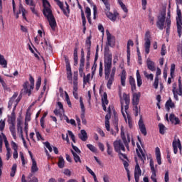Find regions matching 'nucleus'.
Returning a JSON list of instances; mask_svg holds the SVG:
<instances>
[{
  "mask_svg": "<svg viewBox=\"0 0 182 182\" xmlns=\"http://www.w3.org/2000/svg\"><path fill=\"white\" fill-rule=\"evenodd\" d=\"M29 80L31 83L30 85L29 82L28 81L24 82V83L23 84V89L21 90L18 97V92H15L14 95L11 97L9 102V109H11L12 106H14L13 110H15L16 109L18 103H19V102H21V99H22V95H28V96H31V95H32V90H33L35 87V79H33V77H32V75H30Z\"/></svg>",
  "mask_w": 182,
  "mask_h": 182,
  "instance_id": "1",
  "label": "nucleus"
},
{
  "mask_svg": "<svg viewBox=\"0 0 182 182\" xmlns=\"http://www.w3.org/2000/svg\"><path fill=\"white\" fill-rule=\"evenodd\" d=\"M105 80H107V87L112 89V85L114 82V75H110V70L112 69V53L108 47L105 49Z\"/></svg>",
  "mask_w": 182,
  "mask_h": 182,
  "instance_id": "2",
  "label": "nucleus"
},
{
  "mask_svg": "<svg viewBox=\"0 0 182 182\" xmlns=\"http://www.w3.org/2000/svg\"><path fill=\"white\" fill-rule=\"evenodd\" d=\"M43 14L44 16L48 19L49 25L53 31H55L56 28V20L53 14L52 13V9H50V4L48 0H43Z\"/></svg>",
  "mask_w": 182,
  "mask_h": 182,
  "instance_id": "3",
  "label": "nucleus"
},
{
  "mask_svg": "<svg viewBox=\"0 0 182 182\" xmlns=\"http://www.w3.org/2000/svg\"><path fill=\"white\" fill-rule=\"evenodd\" d=\"M120 103H121V112L124 117L126 119V114H124V111L127 114V110H129V106L130 105V95L123 93L122 97V93L120 92Z\"/></svg>",
  "mask_w": 182,
  "mask_h": 182,
  "instance_id": "4",
  "label": "nucleus"
},
{
  "mask_svg": "<svg viewBox=\"0 0 182 182\" xmlns=\"http://www.w3.org/2000/svg\"><path fill=\"white\" fill-rule=\"evenodd\" d=\"M132 105L134 106L133 110L135 112V116H139V103L140 102V97L141 94L140 92H132Z\"/></svg>",
  "mask_w": 182,
  "mask_h": 182,
  "instance_id": "5",
  "label": "nucleus"
},
{
  "mask_svg": "<svg viewBox=\"0 0 182 182\" xmlns=\"http://www.w3.org/2000/svg\"><path fill=\"white\" fill-rule=\"evenodd\" d=\"M113 146L117 153H119V154L122 156L123 159H127L126 154L122 153V151H126V148H124V144H123V141H122V140H116L114 141Z\"/></svg>",
  "mask_w": 182,
  "mask_h": 182,
  "instance_id": "6",
  "label": "nucleus"
},
{
  "mask_svg": "<svg viewBox=\"0 0 182 182\" xmlns=\"http://www.w3.org/2000/svg\"><path fill=\"white\" fill-rule=\"evenodd\" d=\"M164 22H166V9L161 12L160 16H158L156 26L159 29L163 31L164 28Z\"/></svg>",
  "mask_w": 182,
  "mask_h": 182,
  "instance_id": "7",
  "label": "nucleus"
},
{
  "mask_svg": "<svg viewBox=\"0 0 182 182\" xmlns=\"http://www.w3.org/2000/svg\"><path fill=\"white\" fill-rule=\"evenodd\" d=\"M151 34L150 33V31H147L145 33V38H144L145 52L147 55H149V53H150V46L151 45Z\"/></svg>",
  "mask_w": 182,
  "mask_h": 182,
  "instance_id": "8",
  "label": "nucleus"
},
{
  "mask_svg": "<svg viewBox=\"0 0 182 182\" xmlns=\"http://www.w3.org/2000/svg\"><path fill=\"white\" fill-rule=\"evenodd\" d=\"M177 15L176 17V25H177V32L178 33V36H181L182 33V16H181V10L177 9Z\"/></svg>",
  "mask_w": 182,
  "mask_h": 182,
  "instance_id": "9",
  "label": "nucleus"
},
{
  "mask_svg": "<svg viewBox=\"0 0 182 182\" xmlns=\"http://www.w3.org/2000/svg\"><path fill=\"white\" fill-rule=\"evenodd\" d=\"M173 149V153L174 154H177L178 153V149L180 150V153H181V142L180 141V139H174L172 143Z\"/></svg>",
  "mask_w": 182,
  "mask_h": 182,
  "instance_id": "10",
  "label": "nucleus"
},
{
  "mask_svg": "<svg viewBox=\"0 0 182 182\" xmlns=\"http://www.w3.org/2000/svg\"><path fill=\"white\" fill-rule=\"evenodd\" d=\"M85 69V51L81 50V58L80 60L79 73L81 76L83 75V70Z\"/></svg>",
  "mask_w": 182,
  "mask_h": 182,
  "instance_id": "11",
  "label": "nucleus"
},
{
  "mask_svg": "<svg viewBox=\"0 0 182 182\" xmlns=\"http://www.w3.org/2000/svg\"><path fill=\"white\" fill-rule=\"evenodd\" d=\"M150 167H151V171L152 173L151 178L152 181L157 182V179L156 178V177H157V171L154 168V162L152 161V159L150 160Z\"/></svg>",
  "mask_w": 182,
  "mask_h": 182,
  "instance_id": "12",
  "label": "nucleus"
},
{
  "mask_svg": "<svg viewBox=\"0 0 182 182\" xmlns=\"http://www.w3.org/2000/svg\"><path fill=\"white\" fill-rule=\"evenodd\" d=\"M136 146L138 147V149H136V154L138 157L140 158V159L141 160V161H143V163H144V160H146V154H144V152H143V150L141 149V147H140V144H139V143L136 144Z\"/></svg>",
  "mask_w": 182,
  "mask_h": 182,
  "instance_id": "13",
  "label": "nucleus"
},
{
  "mask_svg": "<svg viewBox=\"0 0 182 182\" xmlns=\"http://www.w3.org/2000/svg\"><path fill=\"white\" fill-rule=\"evenodd\" d=\"M141 176V169H140V165L136 162L134 171V178L136 182H139V178Z\"/></svg>",
  "mask_w": 182,
  "mask_h": 182,
  "instance_id": "14",
  "label": "nucleus"
},
{
  "mask_svg": "<svg viewBox=\"0 0 182 182\" xmlns=\"http://www.w3.org/2000/svg\"><path fill=\"white\" fill-rule=\"evenodd\" d=\"M139 127L141 133L144 134V136H147V130L146 129V125H144V122H143V119H139Z\"/></svg>",
  "mask_w": 182,
  "mask_h": 182,
  "instance_id": "15",
  "label": "nucleus"
},
{
  "mask_svg": "<svg viewBox=\"0 0 182 182\" xmlns=\"http://www.w3.org/2000/svg\"><path fill=\"white\" fill-rule=\"evenodd\" d=\"M31 159L32 160V166H31V173H36L39 168H38V164H36V161L33 158V156H32V153L29 151Z\"/></svg>",
  "mask_w": 182,
  "mask_h": 182,
  "instance_id": "16",
  "label": "nucleus"
},
{
  "mask_svg": "<svg viewBox=\"0 0 182 182\" xmlns=\"http://www.w3.org/2000/svg\"><path fill=\"white\" fill-rule=\"evenodd\" d=\"M171 15L170 14V11L168 12L167 17L166 19V33L168 35L170 33V28L171 26Z\"/></svg>",
  "mask_w": 182,
  "mask_h": 182,
  "instance_id": "17",
  "label": "nucleus"
},
{
  "mask_svg": "<svg viewBox=\"0 0 182 182\" xmlns=\"http://www.w3.org/2000/svg\"><path fill=\"white\" fill-rule=\"evenodd\" d=\"M107 45L109 46H114L115 41L114 37L112 36V34L107 31Z\"/></svg>",
  "mask_w": 182,
  "mask_h": 182,
  "instance_id": "18",
  "label": "nucleus"
},
{
  "mask_svg": "<svg viewBox=\"0 0 182 182\" xmlns=\"http://www.w3.org/2000/svg\"><path fill=\"white\" fill-rule=\"evenodd\" d=\"M102 106L103 108V110L106 112L107 109L106 108V105H109V100H107V93L104 92L102 97Z\"/></svg>",
  "mask_w": 182,
  "mask_h": 182,
  "instance_id": "19",
  "label": "nucleus"
},
{
  "mask_svg": "<svg viewBox=\"0 0 182 182\" xmlns=\"http://www.w3.org/2000/svg\"><path fill=\"white\" fill-rule=\"evenodd\" d=\"M146 66L149 70H151V72H154L156 70V64L154 62L151 61L150 58H148L146 60Z\"/></svg>",
  "mask_w": 182,
  "mask_h": 182,
  "instance_id": "20",
  "label": "nucleus"
},
{
  "mask_svg": "<svg viewBox=\"0 0 182 182\" xmlns=\"http://www.w3.org/2000/svg\"><path fill=\"white\" fill-rule=\"evenodd\" d=\"M134 43H133V41L129 40L127 42V60L128 62L130 61V46H133Z\"/></svg>",
  "mask_w": 182,
  "mask_h": 182,
  "instance_id": "21",
  "label": "nucleus"
},
{
  "mask_svg": "<svg viewBox=\"0 0 182 182\" xmlns=\"http://www.w3.org/2000/svg\"><path fill=\"white\" fill-rule=\"evenodd\" d=\"M16 120V116L15 115V110H13L11 114L8 117V123H9V124H15Z\"/></svg>",
  "mask_w": 182,
  "mask_h": 182,
  "instance_id": "22",
  "label": "nucleus"
},
{
  "mask_svg": "<svg viewBox=\"0 0 182 182\" xmlns=\"http://www.w3.org/2000/svg\"><path fill=\"white\" fill-rule=\"evenodd\" d=\"M169 120L171 122V123H173L175 124H180V119L178 117H176L174 114H171L169 116Z\"/></svg>",
  "mask_w": 182,
  "mask_h": 182,
  "instance_id": "23",
  "label": "nucleus"
},
{
  "mask_svg": "<svg viewBox=\"0 0 182 182\" xmlns=\"http://www.w3.org/2000/svg\"><path fill=\"white\" fill-rule=\"evenodd\" d=\"M78 136L82 141H86L87 140V133L85 129L81 130Z\"/></svg>",
  "mask_w": 182,
  "mask_h": 182,
  "instance_id": "24",
  "label": "nucleus"
},
{
  "mask_svg": "<svg viewBox=\"0 0 182 182\" xmlns=\"http://www.w3.org/2000/svg\"><path fill=\"white\" fill-rule=\"evenodd\" d=\"M129 84L131 85L132 92H136V81L132 76L129 77Z\"/></svg>",
  "mask_w": 182,
  "mask_h": 182,
  "instance_id": "25",
  "label": "nucleus"
},
{
  "mask_svg": "<svg viewBox=\"0 0 182 182\" xmlns=\"http://www.w3.org/2000/svg\"><path fill=\"white\" fill-rule=\"evenodd\" d=\"M117 15H119V14L117 13L115 14H113L109 11L106 12V16H107V18H109V19H110V21H112L113 22H114L117 18Z\"/></svg>",
  "mask_w": 182,
  "mask_h": 182,
  "instance_id": "26",
  "label": "nucleus"
},
{
  "mask_svg": "<svg viewBox=\"0 0 182 182\" xmlns=\"http://www.w3.org/2000/svg\"><path fill=\"white\" fill-rule=\"evenodd\" d=\"M156 156L158 164H161V154L160 153V148L156 147Z\"/></svg>",
  "mask_w": 182,
  "mask_h": 182,
  "instance_id": "27",
  "label": "nucleus"
},
{
  "mask_svg": "<svg viewBox=\"0 0 182 182\" xmlns=\"http://www.w3.org/2000/svg\"><path fill=\"white\" fill-rule=\"evenodd\" d=\"M126 70H123L121 75V85L122 86H126Z\"/></svg>",
  "mask_w": 182,
  "mask_h": 182,
  "instance_id": "28",
  "label": "nucleus"
},
{
  "mask_svg": "<svg viewBox=\"0 0 182 182\" xmlns=\"http://www.w3.org/2000/svg\"><path fill=\"white\" fill-rule=\"evenodd\" d=\"M173 94V97L176 100H178V96H182V90H181V93H180V88L172 90Z\"/></svg>",
  "mask_w": 182,
  "mask_h": 182,
  "instance_id": "29",
  "label": "nucleus"
},
{
  "mask_svg": "<svg viewBox=\"0 0 182 182\" xmlns=\"http://www.w3.org/2000/svg\"><path fill=\"white\" fill-rule=\"evenodd\" d=\"M9 130L14 137V139H16V129L15 128V124H11L9 127Z\"/></svg>",
  "mask_w": 182,
  "mask_h": 182,
  "instance_id": "30",
  "label": "nucleus"
},
{
  "mask_svg": "<svg viewBox=\"0 0 182 182\" xmlns=\"http://www.w3.org/2000/svg\"><path fill=\"white\" fill-rule=\"evenodd\" d=\"M136 80H137V86L140 87L141 85H143V81L141 80V76L140 75V71L136 70Z\"/></svg>",
  "mask_w": 182,
  "mask_h": 182,
  "instance_id": "31",
  "label": "nucleus"
},
{
  "mask_svg": "<svg viewBox=\"0 0 182 182\" xmlns=\"http://www.w3.org/2000/svg\"><path fill=\"white\" fill-rule=\"evenodd\" d=\"M0 65L3 66V68H7L8 67V62L6 60H5V57L0 54Z\"/></svg>",
  "mask_w": 182,
  "mask_h": 182,
  "instance_id": "32",
  "label": "nucleus"
},
{
  "mask_svg": "<svg viewBox=\"0 0 182 182\" xmlns=\"http://www.w3.org/2000/svg\"><path fill=\"white\" fill-rule=\"evenodd\" d=\"M80 76L82 77H83V85L85 86V85H86L87 83H89L90 80V74H87V76L85 75V73L83 72V75H81L80 74Z\"/></svg>",
  "mask_w": 182,
  "mask_h": 182,
  "instance_id": "33",
  "label": "nucleus"
},
{
  "mask_svg": "<svg viewBox=\"0 0 182 182\" xmlns=\"http://www.w3.org/2000/svg\"><path fill=\"white\" fill-rule=\"evenodd\" d=\"M175 107L174 103L173 102V101H171V99H169L166 103V107L168 112H170V107L173 109V107Z\"/></svg>",
  "mask_w": 182,
  "mask_h": 182,
  "instance_id": "34",
  "label": "nucleus"
},
{
  "mask_svg": "<svg viewBox=\"0 0 182 182\" xmlns=\"http://www.w3.org/2000/svg\"><path fill=\"white\" fill-rule=\"evenodd\" d=\"M71 153L73 155L75 163H82V160H80V156L77 155V153L75 152L73 150H71Z\"/></svg>",
  "mask_w": 182,
  "mask_h": 182,
  "instance_id": "35",
  "label": "nucleus"
},
{
  "mask_svg": "<svg viewBox=\"0 0 182 182\" xmlns=\"http://www.w3.org/2000/svg\"><path fill=\"white\" fill-rule=\"evenodd\" d=\"M57 2V5L60 7V9L63 11L64 15L68 16V12L66 10L63 8V3H62L60 0H55Z\"/></svg>",
  "mask_w": 182,
  "mask_h": 182,
  "instance_id": "36",
  "label": "nucleus"
},
{
  "mask_svg": "<svg viewBox=\"0 0 182 182\" xmlns=\"http://www.w3.org/2000/svg\"><path fill=\"white\" fill-rule=\"evenodd\" d=\"M58 166L59 168H63L65 167V159L62 156L58 158Z\"/></svg>",
  "mask_w": 182,
  "mask_h": 182,
  "instance_id": "37",
  "label": "nucleus"
},
{
  "mask_svg": "<svg viewBox=\"0 0 182 182\" xmlns=\"http://www.w3.org/2000/svg\"><path fill=\"white\" fill-rule=\"evenodd\" d=\"M107 147V154L108 156H111V157H113V148H112V146H110V144L109 142L106 143Z\"/></svg>",
  "mask_w": 182,
  "mask_h": 182,
  "instance_id": "38",
  "label": "nucleus"
},
{
  "mask_svg": "<svg viewBox=\"0 0 182 182\" xmlns=\"http://www.w3.org/2000/svg\"><path fill=\"white\" fill-rule=\"evenodd\" d=\"M90 39H92L91 36L87 37L86 42H85V46L87 48V50H90V48L92 46V41H90Z\"/></svg>",
  "mask_w": 182,
  "mask_h": 182,
  "instance_id": "39",
  "label": "nucleus"
},
{
  "mask_svg": "<svg viewBox=\"0 0 182 182\" xmlns=\"http://www.w3.org/2000/svg\"><path fill=\"white\" fill-rule=\"evenodd\" d=\"M4 140V144L6 150H11V148H9V142L8 141V139H6V136L4 133H1Z\"/></svg>",
  "mask_w": 182,
  "mask_h": 182,
  "instance_id": "40",
  "label": "nucleus"
},
{
  "mask_svg": "<svg viewBox=\"0 0 182 182\" xmlns=\"http://www.w3.org/2000/svg\"><path fill=\"white\" fill-rule=\"evenodd\" d=\"M104 5L105 6V11H110V3L109 2V0H101Z\"/></svg>",
  "mask_w": 182,
  "mask_h": 182,
  "instance_id": "41",
  "label": "nucleus"
},
{
  "mask_svg": "<svg viewBox=\"0 0 182 182\" xmlns=\"http://www.w3.org/2000/svg\"><path fill=\"white\" fill-rule=\"evenodd\" d=\"M159 133H161V134H164L166 133V127L164 126V124L159 123Z\"/></svg>",
  "mask_w": 182,
  "mask_h": 182,
  "instance_id": "42",
  "label": "nucleus"
},
{
  "mask_svg": "<svg viewBox=\"0 0 182 182\" xmlns=\"http://www.w3.org/2000/svg\"><path fill=\"white\" fill-rule=\"evenodd\" d=\"M16 167H17L16 164H13L11 168V171L10 173L11 177H15V174L16 173Z\"/></svg>",
  "mask_w": 182,
  "mask_h": 182,
  "instance_id": "43",
  "label": "nucleus"
},
{
  "mask_svg": "<svg viewBox=\"0 0 182 182\" xmlns=\"http://www.w3.org/2000/svg\"><path fill=\"white\" fill-rule=\"evenodd\" d=\"M118 2H119V4L120 5L122 9H123L124 12L127 14V12H129V10L127 9V7H126V5H124V4H123V1L122 0H119Z\"/></svg>",
  "mask_w": 182,
  "mask_h": 182,
  "instance_id": "44",
  "label": "nucleus"
},
{
  "mask_svg": "<svg viewBox=\"0 0 182 182\" xmlns=\"http://www.w3.org/2000/svg\"><path fill=\"white\" fill-rule=\"evenodd\" d=\"M87 147L89 149V150L92 151V153H96L97 151V149H96V147H95V146H93L90 144H87Z\"/></svg>",
  "mask_w": 182,
  "mask_h": 182,
  "instance_id": "45",
  "label": "nucleus"
},
{
  "mask_svg": "<svg viewBox=\"0 0 182 182\" xmlns=\"http://www.w3.org/2000/svg\"><path fill=\"white\" fill-rule=\"evenodd\" d=\"M144 75L145 76V77H146V79H150L151 81L153 80V79L154 77L153 74H149V73H147V71H144Z\"/></svg>",
  "mask_w": 182,
  "mask_h": 182,
  "instance_id": "46",
  "label": "nucleus"
},
{
  "mask_svg": "<svg viewBox=\"0 0 182 182\" xmlns=\"http://www.w3.org/2000/svg\"><path fill=\"white\" fill-rule=\"evenodd\" d=\"M21 12L22 13V16H23V19H25L26 21V16H25L26 10L23 9V7L22 6H20V7H19V14H21Z\"/></svg>",
  "mask_w": 182,
  "mask_h": 182,
  "instance_id": "47",
  "label": "nucleus"
},
{
  "mask_svg": "<svg viewBox=\"0 0 182 182\" xmlns=\"http://www.w3.org/2000/svg\"><path fill=\"white\" fill-rule=\"evenodd\" d=\"M81 18L82 19V26H86V17L85 16V13L83 10H81Z\"/></svg>",
  "mask_w": 182,
  "mask_h": 182,
  "instance_id": "48",
  "label": "nucleus"
},
{
  "mask_svg": "<svg viewBox=\"0 0 182 182\" xmlns=\"http://www.w3.org/2000/svg\"><path fill=\"white\" fill-rule=\"evenodd\" d=\"M28 182H38V178L35 177V176H32V175H31L30 176L28 177Z\"/></svg>",
  "mask_w": 182,
  "mask_h": 182,
  "instance_id": "49",
  "label": "nucleus"
},
{
  "mask_svg": "<svg viewBox=\"0 0 182 182\" xmlns=\"http://www.w3.org/2000/svg\"><path fill=\"white\" fill-rule=\"evenodd\" d=\"M123 143L124 144V146L127 147V149L129 150V143H130V136L129 134H127V139L123 141Z\"/></svg>",
  "mask_w": 182,
  "mask_h": 182,
  "instance_id": "50",
  "label": "nucleus"
},
{
  "mask_svg": "<svg viewBox=\"0 0 182 182\" xmlns=\"http://www.w3.org/2000/svg\"><path fill=\"white\" fill-rule=\"evenodd\" d=\"M174 70H176V65L171 64V77H174Z\"/></svg>",
  "mask_w": 182,
  "mask_h": 182,
  "instance_id": "51",
  "label": "nucleus"
},
{
  "mask_svg": "<svg viewBox=\"0 0 182 182\" xmlns=\"http://www.w3.org/2000/svg\"><path fill=\"white\" fill-rule=\"evenodd\" d=\"M41 83H42V78L38 77L36 85V90H39V87H41Z\"/></svg>",
  "mask_w": 182,
  "mask_h": 182,
  "instance_id": "52",
  "label": "nucleus"
},
{
  "mask_svg": "<svg viewBox=\"0 0 182 182\" xmlns=\"http://www.w3.org/2000/svg\"><path fill=\"white\" fill-rule=\"evenodd\" d=\"M154 87V89H159V77H155Z\"/></svg>",
  "mask_w": 182,
  "mask_h": 182,
  "instance_id": "53",
  "label": "nucleus"
},
{
  "mask_svg": "<svg viewBox=\"0 0 182 182\" xmlns=\"http://www.w3.org/2000/svg\"><path fill=\"white\" fill-rule=\"evenodd\" d=\"M149 21L151 25H154V17L151 16V13L149 14Z\"/></svg>",
  "mask_w": 182,
  "mask_h": 182,
  "instance_id": "54",
  "label": "nucleus"
},
{
  "mask_svg": "<svg viewBox=\"0 0 182 182\" xmlns=\"http://www.w3.org/2000/svg\"><path fill=\"white\" fill-rule=\"evenodd\" d=\"M0 83L2 85L4 89L6 90L8 89V85H6V83L5 81H4V79H2V77L0 75Z\"/></svg>",
  "mask_w": 182,
  "mask_h": 182,
  "instance_id": "55",
  "label": "nucleus"
},
{
  "mask_svg": "<svg viewBox=\"0 0 182 182\" xmlns=\"http://www.w3.org/2000/svg\"><path fill=\"white\" fill-rule=\"evenodd\" d=\"M5 129V120L0 121V132H2Z\"/></svg>",
  "mask_w": 182,
  "mask_h": 182,
  "instance_id": "56",
  "label": "nucleus"
},
{
  "mask_svg": "<svg viewBox=\"0 0 182 182\" xmlns=\"http://www.w3.org/2000/svg\"><path fill=\"white\" fill-rule=\"evenodd\" d=\"M26 5H30V6H36L35 1L33 0H25Z\"/></svg>",
  "mask_w": 182,
  "mask_h": 182,
  "instance_id": "57",
  "label": "nucleus"
},
{
  "mask_svg": "<svg viewBox=\"0 0 182 182\" xmlns=\"http://www.w3.org/2000/svg\"><path fill=\"white\" fill-rule=\"evenodd\" d=\"M68 132L73 143H76V139H75V134H73V132H72V131H68Z\"/></svg>",
  "mask_w": 182,
  "mask_h": 182,
  "instance_id": "58",
  "label": "nucleus"
},
{
  "mask_svg": "<svg viewBox=\"0 0 182 182\" xmlns=\"http://www.w3.org/2000/svg\"><path fill=\"white\" fill-rule=\"evenodd\" d=\"M80 105L82 112H85V105L83 104V99L82 98V97H80Z\"/></svg>",
  "mask_w": 182,
  "mask_h": 182,
  "instance_id": "59",
  "label": "nucleus"
},
{
  "mask_svg": "<svg viewBox=\"0 0 182 182\" xmlns=\"http://www.w3.org/2000/svg\"><path fill=\"white\" fill-rule=\"evenodd\" d=\"M17 132L18 133H20V134H23V132L22 131V127H21V123L17 124Z\"/></svg>",
  "mask_w": 182,
  "mask_h": 182,
  "instance_id": "60",
  "label": "nucleus"
},
{
  "mask_svg": "<svg viewBox=\"0 0 182 182\" xmlns=\"http://www.w3.org/2000/svg\"><path fill=\"white\" fill-rule=\"evenodd\" d=\"M161 55V56H164V55H166V45L165 44L162 45Z\"/></svg>",
  "mask_w": 182,
  "mask_h": 182,
  "instance_id": "61",
  "label": "nucleus"
},
{
  "mask_svg": "<svg viewBox=\"0 0 182 182\" xmlns=\"http://www.w3.org/2000/svg\"><path fill=\"white\" fill-rule=\"evenodd\" d=\"M105 127L107 132H110V122L108 120H105Z\"/></svg>",
  "mask_w": 182,
  "mask_h": 182,
  "instance_id": "62",
  "label": "nucleus"
},
{
  "mask_svg": "<svg viewBox=\"0 0 182 182\" xmlns=\"http://www.w3.org/2000/svg\"><path fill=\"white\" fill-rule=\"evenodd\" d=\"M85 14H87V18H89L90 16L91 15L90 8L89 7L85 8Z\"/></svg>",
  "mask_w": 182,
  "mask_h": 182,
  "instance_id": "63",
  "label": "nucleus"
},
{
  "mask_svg": "<svg viewBox=\"0 0 182 182\" xmlns=\"http://www.w3.org/2000/svg\"><path fill=\"white\" fill-rule=\"evenodd\" d=\"M108 114L105 116V120H107L109 122V119H110V113H112V110L110 109V107L108 108Z\"/></svg>",
  "mask_w": 182,
  "mask_h": 182,
  "instance_id": "64",
  "label": "nucleus"
}]
</instances>
